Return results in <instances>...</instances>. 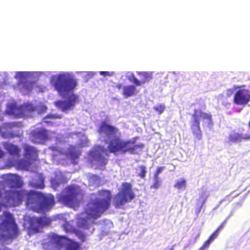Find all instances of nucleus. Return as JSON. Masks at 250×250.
Segmentation results:
<instances>
[{
    "label": "nucleus",
    "mask_w": 250,
    "mask_h": 250,
    "mask_svg": "<svg viewBox=\"0 0 250 250\" xmlns=\"http://www.w3.org/2000/svg\"><path fill=\"white\" fill-rule=\"evenodd\" d=\"M97 131L101 137L104 138V143L108 144L107 149L99 145L90 152L91 157L99 166H104L107 163V159L103 155L104 154L106 156H109V153L114 155L124 154L126 152L137 154L145 147L143 144L134 145V141L125 140L119 136L111 138L118 134L119 130L116 126L108 124L105 121L101 122Z\"/></svg>",
    "instance_id": "1"
},
{
    "label": "nucleus",
    "mask_w": 250,
    "mask_h": 250,
    "mask_svg": "<svg viewBox=\"0 0 250 250\" xmlns=\"http://www.w3.org/2000/svg\"><path fill=\"white\" fill-rule=\"evenodd\" d=\"M3 217L0 223V242L5 243L16 239L20 235V231L12 213L4 211Z\"/></svg>",
    "instance_id": "2"
},
{
    "label": "nucleus",
    "mask_w": 250,
    "mask_h": 250,
    "mask_svg": "<svg viewBox=\"0 0 250 250\" xmlns=\"http://www.w3.org/2000/svg\"><path fill=\"white\" fill-rule=\"evenodd\" d=\"M190 121V128L195 138L201 140L202 138V131L200 126V121L202 125L208 126H212L213 124L212 115L210 113L203 112L201 109H195L191 115Z\"/></svg>",
    "instance_id": "3"
},
{
    "label": "nucleus",
    "mask_w": 250,
    "mask_h": 250,
    "mask_svg": "<svg viewBox=\"0 0 250 250\" xmlns=\"http://www.w3.org/2000/svg\"><path fill=\"white\" fill-rule=\"evenodd\" d=\"M10 198L17 197L21 201L20 196L26 195V203H55L54 197L51 194H44L40 192L33 190L25 191H6Z\"/></svg>",
    "instance_id": "4"
},
{
    "label": "nucleus",
    "mask_w": 250,
    "mask_h": 250,
    "mask_svg": "<svg viewBox=\"0 0 250 250\" xmlns=\"http://www.w3.org/2000/svg\"><path fill=\"white\" fill-rule=\"evenodd\" d=\"M52 219L46 216L31 217L25 216L23 218V229L29 235H32L41 231L42 229L51 225Z\"/></svg>",
    "instance_id": "5"
},
{
    "label": "nucleus",
    "mask_w": 250,
    "mask_h": 250,
    "mask_svg": "<svg viewBox=\"0 0 250 250\" xmlns=\"http://www.w3.org/2000/svg\"><path fill=\"white\" fill-rule=\"evenodd\" d=\"M48 250H61L64 246L65 250H80L81 245L65 236L52 234L47 242Z\"/></svg>",
    "instance_id": "6"
},
{
    "label": "nucleus",
    "mask_w": 250,
    "mask_h": 250,
    "mask_svg": "<svg viewBox=\"0 0 250 250\" xmlns=\"http://www.w3.org/2000/svg\"><path fill=\"white\" fill-rule=\"evenodd\" d=\"M110 204H87V207L84 209L86 218H81L79 219V227L84 229L89 228L90 225L87 220L93 221L97 219L103 213L109 208Z\"/></svg>",
    "instance_id": "7"
},
{
    "label": "nucleus",
    "mask_w": 250,
    "mask_h": 250,
    "mask_svg": "<svg viewBox=\"0 0 250 250\" xmlns=\"http://www.w3.org/2000/svg\"><path fill=\"white\" fill-rule=\"evenodd\" d=\"M77 85L76 80L65 74L56 76L54 83L55 89L61 97L64 98L72 92Z\"/></svg>",
    "instance_id": "8"
},
{
    "label": "nucleus",
    "mask_w": 250,
    "mask_h": 250,
    "mask_svg": "<svg viewBox=\"0 0 250 250\" xmlns=\"http://www.w3.org/2000/svg\"><path fill=\"white\" fill-rule=\"evenodd\" d=\"M135 197L130 183L124 182L118 192L115 195V203H126L131 202Z\"/></svg>",
    "instance_id": "9"
},
{
    "label": "nucleus",
    "mask_w": 250,
    "mask_h": 250,
    "mask_svg": "<svg viewBox=\"0 0 250 250\" xmlns=\"http://www.w3.org/2000/svg\"><path fill=\"white\" fill-rule=\"evenodd\" d=\"M81 190L75 185L66 187L57 196L58 201L62 203H71L81 195Z\"/></svg>",
    "instance_id": "10"
},
{
    "label": "nucleus",
    "mask_w": 250,
    "mask_h": 250,
    "mask_svg": "<svg viewBox=\"0 0 250 250\" xmlns=\"http://www.w3.org/2000/svg\"><path fill=\"white\" fill-rule=\"evenodd\" d=\"M242 86H234V89L238 88L234 94L233 102L239 105H245L250 101V92L246 88H242Z\"/></svg>",
    "instance_id": "11"
},
{
    "label": "nucleus",
    "mask_w": 250,
    "mask_h": 250,
    "mask_svg": "<svg viewBox=\"0 0 250 250\" xmlns=\"http://www.w3.org/2000/svg\"><path fill=\"white\" fill-rule=\"evenodd\" d=\"M78 101V96L72 93L66 100H58L55 102V105L63 112H66L73 108Z\"/></svg>",
    "instance_id": "12"
},
{
    "label": "nucleus",
    "mask_w": 250,
    "mask_h": 250,
    "mask_svg": "<svg viewBox=\"0 0 250 250\" xmlns=\"http://www.w3.org/2000/svg\"><path fill=\"white\" fill-rule=\"evenodd\" d=\"M30 139L34 143L43 144L48 139L47 131L44 128L32 130L30 133Z\"/></svg>",
    "instance_id": "13"
},
{
    "label": "nucleus",
    "mask_w": 250,
    "mask_h": 250,
    "mask_svg": "<svg viewBox=\"0 0 250 250\" xmlns=\"http://www.w3.org/2000/svg\"><path fill=\"white\" fill-rule=\"evenodd\" d=\"M4 180L5 183L10 188H21L23 185L21 178L17 174H7Z\"/></svg>",
    "instance_id": "14"
},
{
    "label": "nucleus",
    "mask_w": 250,
    "mask_h": 250,
    "mask_svg": "<svg viewBox=\"0 0 250 250\" xmlns=\"http://www.w3.org/2000/svg\"><path fill=\"white\" fill-rule=\"evenodd\" d=\"M228 142L236 143L243 141L250 140V133L247 134L233 132L229 135L228 137Z\"/></svg>",
    "instance_id": "15"
},
{
    "label": "nucleus",
    "mask_w": 250,
    "mask_h": 250,
    "mask_svg": "<svg viewBox=\"0 0 250 250\" xmlns=\"http://www.w3.org/2000/svg\"><path fill=\"white\" fill-rule=\"evenodd\" d=\"M138 93V91L135 84L125 85L123 86L122 95L125 98L134 96Z\"/></svg>",
    "instance_id": "16"
},
{
    "label": "nucleus",
    "mask_w": 250,
    "mask_h": 250,
    "mask_svg": "<svg viewBox=\"0 0 250 250\" xmlns=\"http://www.w3.org/2000/svg\"><path fill=\"white\" fill-rule=\"evenodd\" d=\"M97 195L99 197V203H110L112 195L110 190L107 189L99 190L97 192Z\"/></svg>",
    "instance_id": "17"
},
{
    "label": "nucleus",
    "mask_w": 250,
    "mask_h": 250,
    "mask_svg": "<svg viewBox=\"0 0 250 250\" xmlns=\"http://www.w3.org/2000/svg\"><path fill=\"white\" fill-rule=\"evenodd\" d=\"M67 182V179L63 175H56L50 180L51 185L54 188H57L61 184H65Z\"/></svg>",
    "instance_id": "18"
},
{
    "label": "nucleus",
    "mask_w": 250,
    "mask_h": 250,
    "mask_svg": "<svg viewBox=\"0 0 250 250\" xmlns=\"http://www.w3.org/2000/svg\"><path fill=\"white\" fill-rule=\"evenodd\" d=\"M233 93V89H228L226 90V94H221L219 96V99L222 103V104L226 106L230 105L231 104V100L229 99V101L228 99H230V97Z\"/></svg>",
    "instance_id": "19"
},
{
    "label": "nucleus",
    "mask_w": 250,
    "mask_h": 250,
    "mask_svg": "<svg viewBox=\"0 0 250 250\" xmlns=\"http://www.w3.org/2000/svg\"><path fill=\"white\" fill-rule=\"evenodd\" d=\"M137 74L141 77L142 78L141 80H139L140 83L137 84V86L142 85L146 83H148L152 79L151 73L149 72H137Z\"/></svg>",
    "instance_id": "20"
},
{
    "label": "nucleus",
    "mask_w": 250,
    "mask_h": 250,
    "mask_svg": "<svg viewBox=\"0 0 250 250\" xmlns=\"http://www.w3.org/2000/svg\"><path fill=\"white\" fill-rule=\"evenodd\" d=\"M62 115L59 114H48L43 118L42 122L45 123L49 126H53L55 123L53 121L54 119H61Z\"/></svg>",
    "instance_id": "21"
},
{
    "label": "nucleus",
    "mask_w": 250,
    "mask_h": 250,
    "mask_svg": "<svg viewBox=\"0 0 250 250\" xmlns=\"http://www.w3.org/2000/svg\"><path fill=\"white\" fill-rule=\"evenodd\" d=\"M54 204H35L33 207V210L37 213H44L48 211V207L50 205H54Z\"/></svg>",
    "instance_id": "22"
},
{
    "label": "nucleus",
    "mask_w": 250,
    "mask_h": 250,
    "mask_svg": "<svg viewBox=\"0 0 250 250\" xmlns=\"http://www.w3.org/2000/svg\"><path fill=\"white\" fill-rule=\"evenodd\" d=\"M5 149L11 155H18L20 150L18 147L11 144H6L5 145Z\"/></svg>",
    "instance_id": "23"
},
{
    "label": "nucleus",
    "mask_w": 250,
    "mask_h": 250,
    "mask_svg": "<svg viewBox=\"0 0 250 250\" xmlns=\"http://www.w3.org/2000/svg\"><path fill=\"white\" fill-rule=\"evenodd\" d=\"M30 186L35 188L42 189L44 188L45 186L44 184V178L42 176H40L38 177L37 181L36 182H32L30 183Z\"/></svg>",
    "instance_id": "24"
},
{
    "label": "nucleus",
    "mask_w": 250,
    "mask_h": 250,
    "mask_svg": "<svg viewBox=\"0 0 250 250\" xmlns=\"http://www.w3.org/2000/svg\"><path fill=\"white\" fill-rule=\"evenodd\" d=\"M187 181L184 178L177 180L174 185V187L179 190H184L186 188Z\"/></svg>",
    "instance_id": "25"
},
{
    "label": "nucleus",
    "mask_w": 250,
    "mask_h": 250,
    "mask_svg": "<svg viewBox=\"0 0 250 250\" xmlns=\"http://www.w3.org/2000/svg\"><path fill=\"white\" fill-rule=\"evenodd\" d=\"M125 77L129 81L133 83L136 86L140 83L139 80L135 77L134 73L132 72H127L125 74Z\"/></svg>",
    "instance_id": "26"
},
{
    "label": "nucleus",
    "mask_w": 250,
    "mask_h": 250,
    "mask_svg": "<svg viewBox=\"0 0 250 250\" xmlns=\"http://www.w3.org/2000/svg\"><path fill=\"white\" fill-rule=\"evenodd\" d=\"M153 109L155 111L157 112L159 114H161L165 111L166 109V106L164 104H157L156 106H154L153 107Z\"/></svg>",
    "instance_id": "27"
},
{
    "label": "nucleus",
    "mask_w": 250,
    "mask_h": 250,
    "mask_svg": "<svg viewBox=\"0 0 250 250\" xmlns=\"http://www.w3.org/2000/svg\"><path fill=\"white\" fill-rule=\"evenodd\" d=\"M139 168L140 170V172L138 175L139 176H140L141 178H145L146 173V167L145 166L141 165L139 167Z\"/></svg>",
    "instance_id": "28"
},
{
    "label": "nucleus",
    "mask_w": 250,
    "mask_h": 250,
    "mask_svg": "<svg viewBox=\"0 0 250 250\" xmlns=\"http://www.w3.org/2000/svg\"><path fill=\"white\" fill-rule=\"evenodd\" d=\"M161 186V180L159 178H154V183L150 186L151 188L158 189Z\"/></svg>",
    "instance_id": "29"
},
{
    "label": "nucleus",
    "mask_w": 250,
    "mask_h": 250,
    "mask_svg": "<svg viewBox=\"0 0 250 250\" xmlns=\"http://www.w3.org/2000/svg\"><path fill=\"white\" fill-rule=\"evenodd\" d=\"M25 151L26 154L32 155L36 153V149L31 146H27L25 148Z\"/></svg>",
    "instance_id": "30"
},
{
    "label": "nucleus",
    "mask_w": 250,
    "mask_h": 250,
    "mask_svg": "<svg viewBox=\"0 0 250 250\" xmlns=\"http://www.w3.org/2000/svg\"><path fill=\"white\" fill-rule=\"evenodd\" d=\"M75 234L78 236L79 239L82 242H84L86 240L85 235L81 231L78 230L75 232Z\"/></svg>",
    "instance_id": "31"
},
{
    "label": "nucleus",
    "mask_w": 250,
    "mask_h": 250,
    "mask_svg": "<svg viewBox=\"0 0 250 250\" xmlns=\"http://www.w3.org/2000/svg\"><path fill=\"white\" fill-rule=\"evenodd\" d=\"M69 155L70 157L74 159H77L80 155V152L78 151H75L73 149L70 150Z\"/></svg>",
    "instance_id": "32"
},
{
    "label": "nucleus",
    "mask_w": 250,
    "mask_h": 250,
    "mask_svg": "<svg viewBox=\"0 0 250 250\" xmlns=\"http://www.w3.org/2000/svg\"><path fill=\"white\" fill-rule=\"evenodd\" d=\"M165 168V167H158L154 174V178H159V174L163 171Z\"/></svg>",
    "instance_id": "33"
},
{
    "label": "nucleus",
    "mask_w": 250,
    "mask_h": 250,
    "mask_svg": "<svg viewBox=\"0 0 250 250\" xmlns=\"http://www.w3.org/2000/svg\"><path fill=\"white\" fill-rule=\"evenodd\" d=\"M212 241L210 240L208 238L207 240H206L203 245L201 247V248L199 249L200 250H204L206 249H208L210 244L211 243Z\"/></svg>",
    "instance_id": "34"
},
{
    "label": "nucleus",
    "mask_w": 250,
    "mask_h": 250,
    "mask_svg": "<svg viewBox=\"0 0 250 250\" xmlns=\"http://www.w3.org/2000/svg\"><path fill=\"white\" fill-rule=\"evenodd\" d=\"M20 123L16 122L8 123L5 124V126L9 128H12L16 126H19L20 125Z\"/></svg>",
    "instance_id": "35"
},
{
    "label": "nucleus",
    "mask_w": 250,
    "mask_h": 250,
    "mask_svg": "<svg viewBox=\"0 0 250 250\" xmlns=\"http://www.w3.org/2000/svg\"><path fill=\"white\" fill-rule=\"evenodd\" d=\"M219 233L218 230H215L208 237V239L212 242L218 236Z\"/></svg>",
    "instance_id": "36"
},
{
    "label": "nucleus",
    "mask_w": 250,
    "mask_h": 250,
    "mask_svg": "<svg viewBox=\"0 0 250 250\" xmlns=\"http://www.w3.org/2000/svg\"><path fill=\"white\" fill-rule=\"evenodd\" d=\"M25 72L20 71V72H17L16 76L21 79L25 77Z\"/></svg>",
    "instance_id": "37"
},
{
    "label": "nucleus",
    "mask_w": 250,
    "mask_h": 250,
    "mask_svg": "<svg viewBox=\"0 0 250 250\" xmlns=\"http://www.w3.org/2000/svg\"><path fill=\"white\" fill-rule=\"evenodd\" d=\"M226 223V221H224V222H223L221 224V225H220L218 227V228L216 229V230H218V232H219L220 231L223 229V228L225 226Z\"/></svg>",
    "instance_id": "38"
},
{
    "label": "nucleus",
    "mask_w": 250,
    "mask_h": 250,
    "mask_svg": "<svg viewBox=\"0 0 250 250\" xmlns=\"http://www.w3.org/2000/svg\"><path fill=\"white\" fill-rule=\"evenodd\" d=\"M100 73L104 77L111 76L110 72L108 71H101Z\"/></svg>",
    "instance_id": "39"
},
{
    "label": "nucleus",
    "mask_w": 250,
    "mask_h": 250,
    "mask_svg": "<svg viewBox=\"0 0 250 250\" xmlns=\"http://www.w3.org/2000/svg\"><path fill=\"white\" fill-rule=\"evenodd\" d=\"M123 85L122 83H118L115 85V87L120 90L121 88H123Z\"/></svg>",
    "instance_id": "40"
},
{
    "label": "nucleus",
    "mask_w": 250,
    "mask_h": 250,
    "mask_svg": "<svg viewBox=\"0 0 250 250\" xmlns=\"http://www.w3.org/2000/svg\"><path fill=\"white\" fill-rule=\"evenodd\" d=\"M65 205L69 207H70V208H74L75 207V206H78V205L79 204H64Z\"/></svg>",
    "instance_id": "41"
},
{
    "label": "nucleus",
    "mask_w": 250,
    "mask_h": 250,
    "mask_svg": "<svg viewBox=\"0 0 250 250\" xmlns=\"http://www.w3.org/2000/svg\"><path fill=\"white\" fill-rule=\"evenodd\" d=\"M123 204H115V206H116V208H119L120 207V206L121 205H123Z\"/></svg>",
    "instance_id": "42"
},
{
    "label": "nucleus",
    "mask_w": 250,
    "mask_h": 250,
    "mask_svg": "<svg viewBox=\"0 0 250 250\" xmlns=\"http://www.w3.org/2000/svg\"><path fill=\"white\" fill-rule=\"evenodd\" d=\"M0 250H12L10 249L7 248H4L3 249H0Z\"/></svg>",
    "instance_id": "43"
},
{
    "label": "nucleus",
    "mask_w": 250,
    "mask_h": 250,
    "mask_svg": "<svg viewBox=\"0 0 250 250\" xmlns=\"http://www.w3.org/2000/svg\"><path fill=\"white\" fill-rule=\"evenodd\" d=\"M2 128L0 126V135L2 133Z\"/></svg>",
    "instance_id": "44"
},
{
    "label": "nucleus",
    "mask_w": 250,
    "mask_h": 250,
    "mask_svg": "<svg viewBox=\"0 0 250 250\" xmlns=\"http://www.w3.org/2000/svg\"><path fill=\"white\" fill-rule=\"evenodd\" d=\"M67 224H65V225H63L64 228L65 229H66V226H67Z\"/></svg>",
    "instance_id": "45"
},
{
    "label": "nucleus",
    "mask_w": 250,
    "mask_h": 250,
    "mask_svg": "<svg viewBox=\"0 0 250 250\" xmlns=\"http://www.w3.org/2000/svg\"><path fill=\"white\" fill-rule=\"evenodd\" d=\"M94 229H95L93 228L92 229V231H91V233L94 231Z\"/></svg>",
    "instance_id": "46"
}]
</instances>
